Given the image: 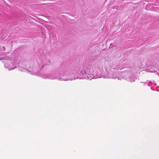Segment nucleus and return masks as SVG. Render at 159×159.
I'll use <instances>...</instances> for the list:
<instances>
[{
  "label": "nucleus",
  "mask_w": 159,
  "mask_h": 159,
  "mask_svg": "<svg viewBox=\"0 0 159 159\" xmlns=\"http://www.w3.org/2000/svg\"><path fill=\"white\" fill-rule=\"evenodd\" d=\"M83 72H84L85 73H86V72L85 70L83 71Z\"/></svg>",
  "instance_id": "nucleus-1"
}]
</instances>
